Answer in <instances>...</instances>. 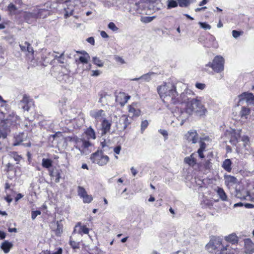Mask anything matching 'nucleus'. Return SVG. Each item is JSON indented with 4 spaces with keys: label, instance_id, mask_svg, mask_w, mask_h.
Returning a JSON list of instances; mask_svg holds the SVG:
<instances>
[{
    "label": "nucleus",
    "instance_id": "1",
    "mask_svg": "<svg viewBox=\"0 0 254 254\" xmlns=\"http://www.w3.org/2000/svg\"><path fill=\"white\" fill-rule=\"evenodd\" d=\"M157 91L164 102L176 104V97L178 95L176 87L171 82H165L157 88Z\"/></svg>",
    "mask_w": 254,
    "mask_h": 254
},
{
    "label": "nucleus",
    "instance_id": "2",
    "mask_svg": "<svg viewBox=\"0 0 254 254\" xmlns=\"http://www.w3.org/2000/svg\"><path fill=\"white\" fill-rule=\"evenodd\" d=\"M186 106L187 112L190 114H194L197 116L202 117L204 116L207 112L199 97L189 100L186 103Z\"/></svg>",
    "mask_w": 254,
    "mask_h": 254
},
{
    "label": "nucleus",
    "instance_id": "3",
    "mask_svg": "<svg viewBox=\"0 0 254 254\" xmlns=\"http://www.w3.org/2000/svg\"><path fill=\"white\" fill-rule=\"evenodd\" d=\"M49 14L48 10L37 6L33 8L31 12H24L23 17L27 22L30 23L39 18H44Z\"/></svg>",
    "mask_w": 254,
    "mask_h": 254
},
{
    "label": "nucleus",
    "instance_id": "4",
    "mask_svg": "<svg viewBox=\"0 0 254 254\" xmlns=\"http://www.w3.org/2000/svg\"><path fill=\"white\" fill-rule=\"evenodd\" d=\"M92 146L88 140L76 138L75 140L74 150L78 155H87L90 153L89 148Z\"/></svg>",
    "mask_w": 254,
    "mask_h": 254
},
{
    "label": "nucleus",
    "instance_id": "5",
    "mask_svg": "<svg viewBox=\"0 0 254 254\" xmlns=\"http://www.w3.org/2000/svg\"><path fill=\"white\" fill-rule=\"evenodd\" d=\"M64 9L65 11L64 17L65 18L72 15L75 10H77L80 7L84 6L81 0H68L65 2Z\"/></svg>",
    "mask_w": 254,
    "mask_h": 254
},
{
    "label": "nucleus",
    "instance_id": "6",
    "mask_svg": "<svg viewBox=\"0 0 254 254\" xmlns=\"http://www.w3.org/2000/svg\"><path fill=\"white\" fill-rule=\"evenodd\" d=\"M228 247V245H223L221 242L217 240L210 241L206 246L207 250L210 252L216 251V254H226L225 251L227 250Z\"/></svg>",
    "mask_w": 254,
    "mask_h": 254
},
{
    "label": "nucleus",
    "instance_id": "7",
    "mask_svg": "<svg viewBox=\"0 0 254 254\" xmlns=\"http://www.w3.org/2000/svg\"><path fill=\"white\" fill-rule=\"evenodd\" d=\"M90 159L91 161L100 166L106 165L109 161V158L107 155H104L102 151H97L92 154Z\"/></svg>",
    "mask_w": 254,
    "mask_h": 254
},
{
    "label": "nucleus",
    "instance_id": "8",
    "mask_svg": "<svg viewBox=\"0 0 254 254\" xmlns=\"http://www.w3.org/2000/svg\"><path fill=\"white\" fill-rule=\"evenodd\" d=\"M224 60L221 56H217L213 60L212 63L209 62L206 66L211 67L216 72H221L224 70Z\"/></svg>",
    "mask_w": 254,
    "mask_h": 254
},
{
    "label": "nucleus",
    "instance_id": "9",
    "mask_svg": "<svg viewBox=\"0 0 254 254\" xmlns=\"http://www.w3.org/2000/svg\"><path fill=\"white\" fill-rule=\"evenodd\" d=\"M132 119L130 117L126 115H122L119 119V123L117 124V128L120 130H124L131 123Z\"/></svg>",
    "mask_w": 254,
    "mask_h": 254
},
{
    "label": "nucleus",
    "instance_id": "10",
    "mask_svg": "<svg viewBox=\"0 0 254 254\" xmlns=\"http://www.w3.org/2000/svg\"><path fill=\"white\" fill-rule=\"evenodd\" d=\"M174 115L177 117V119L179 121H181L180 125L182 126L184 125L186 120L188 119L189 116L191 115V114H190L187 112V107H186L185 111L180 110L178 112H176L174 113Z\"/></svg>",
    "mask_w": 254,
    "mask_h": 254
},
{
    "label": "nucleus",
    "instance_id": "11",
    "mask_svg": "<svg viewBox=\"0 0 254 254\" xmlns=\"http://www.w3.org/2000/svg\"><path fill=\"white\" fill-rule=\"evenodd\" d=\"M185 137L189 142L195 144L198 140V134L196 130L191 129L187 132Z\"/></svg>",
    "mask_w": 254,
    "mask_h": 254
},
{
    "label": "nucleus",
    "instance_id": "12",
    "mask_svg": "<svg viewBox=\"0 0 254 254\" xmlns=\"http://www.w3.org/2000/svg\"><path fill=\"white\" fill-rule=\"evenodd\" d=\"M240 100H245L249 105L254 104V95L252 93L244 92L239 95Z\"/></svg>",
    "mask_w": 254,
    "mask_h": 254
},
{
    "label": "nucleus",
    "instance_id": "13",
    "mask_svg": "<svg viewBox=\"0 0 254 254\" xmlns=\"http://www.w3.org/2000/svg\"><path fill=\"white\" fill-rule=\"evenodd\" d=\"M90 116L94 118L97 122H100L105 119V112L103 110L92 111L90 112Z\"/></svg>",
    "mask_w": 254,
    "mask_h": 254
},
{
    "label": "nucleus",
    "instance_id": "14",
    "mask_svg": "<svg viewBox=\"0 0 254 254\" xmlns=\"http://www.w3.org/2000/svg\"><path fill=\"white\" fill-rule=\"evenodd\" d=\"M46 55H48V57L43 55L42 57L43 61L46 63H49L51 60L52 59H62L64 57V52L62 53L59 56H58L55 52H46Z\"/></svg>",
    "mask_w": 254,
    "mask_h": 254
},
{
    "label": "nucleus",
    "instance_id": "15",
    "mask_svg": "<svg viewBox=\"0 0 254 254\" xmlns=\"http://www.w3.org/2000/svg\"><path fill=\"white\" fill-rule=\"evenodd\" d=\"M89 229L86 227L85 226H82L81 223L79 222L75 225L73 230V233H77L82 235V234H88L89 233Z\"/></svg>",
    "mask_w": 254,
    "mask_h": 254
},
{
    "label": "nucleus",
    "instance_id": "16",
    "mask_svg": "<svg viewBox=\"0 0 254 254\" xmlns=\"http://www.w3.org/2000/svg\"><path fill=\"white\" fill-rule=\"evenodd\" d=\"M245 252L247 254H253L254 253V243L250 239L244 240Z\"/></svg>",
    "mask_w": 254,
    "mask_h": 254
},
{
    "label": "nucleus",
    "instance_id": "17",
    "mask_svg": "<svg viewBox=\"0 0 254 254\" xmlns=\"http://www.w3.org/2000/svg\"><path fill=\"white\" fill-rule=\"evenodd\" d=\"M129 98V96H127L124 93H120L116 96V101L121 106H124Z\"/></svg>",
    "mask_w": 254,
    "mask_h": 254
},
{
    "label": "nucleus",
    "instance_id": "18",
    "mask_svg": "<svg viewBox=\"0 0 254 254\" xmlns=\"http://www.w3.org/2000/svg\"><path fill=\"white\" fill-rule=\"evenodd\" d=\"M49 175L52 178H55L56 183H59L61 178V170L57 169H49Z\"/></svg>",
    "mask_w": 254,
    "mask_h": 254
},
{
    "label": "nucleus",
    "instance_id": "19",
    "mask_svg": "<svg viewBox=\"0 0 254 254\" xmlns=\"http://www.w3.org/2000/svg\"><path fill=\"white\" fill-rule=\"evenodd\" d=\"M111 125V122L106 119L103 120L102 123V135L110 131Z\"/></svg>",
    "mask_w": 254,
    "mask_h": 254
},
{
    "label": "nucleus",
    "instance_id": "20",
    "mask_svg": "<svg viewBox=\"0 0 254 254\" xmlns=\"http://www.w3.org/2000/svg\"><path fill=\"white\" fill-rule=\"evenodd\" d=\"M251 113V109L248 107L243 106L239 112V116L242 119H247Z\"/></svg>",
    "mask_w": 254,
    "mask_h": 254
},
{
    "label": "nucleus",
    "instance_id": "21",
    "mask_svg": "<svg viewBox=\"0 0 254 254\" xmlns=\"http://www.w3.org/2000/svg\"><path fill=\"white\" fill-rule=\"evenodd\" d=\"M194 155L195 154L192 153L190 156L185 158L184 162L190 166L193 167L196 164V160L194 157Z\"/></svg>",
    "mask_w": 254,
    "mask_h": 254
},
{
    "label": "nucleus",
    "instance_id": "22",
    "mask_svg": "<svg viewBox=\"0 0 254 254\" xmlns=\"http://www.w3.org/2000/svg\"><path fill=\"white\" fill-rule=\"evenodd\" d=\"M19 107H21L24 111H28L29 110V99L28 98L24 95L23 99L19 103Z\"/></svg>",
    "mask_w": 254,
    "mask_h": 254
},
{
    "label": "nucleus",
    "instance_id": "23",
    "mask_svg": "<svg viewBox=\"0 0 254 254\" xmlns=\"http://www.w3.org/2000/svg\"><path fill=\"white\" fill-rule=\"evenodd\" d=\"M21 50L24 52L33 54L34 50L29 43L25 42L24 45H20Z\"/></svg>",
    "mask_w": 254,
    "mask_h": 254
},
{
    "label": "nucleus",
    "instance_id": "24",
    "mask_svg": "<svg viewBox=\"0 0 254 254\" xmlns=\"http://www.w3.org/2000/svg\"><path fill=\"white\" fill-rule=\"evenodd\" d=\"M225 240L232 244H237L239 242V239L235 233H232L225 237Z\"/></svg>",
    "mask_w": 254,
    "mask_h": 254
},
{
    "label": "nucleus",
    "instance_id": "25",
    "mask_svg": "<svg viewBox=\"0 0 254 254\" xmlns=\"http://www.w3.org/2000/svg\"><path fill=\"white\" fill-rule=\"evenodd\" d=\"M232 161L230 159H225L222 163V168L228 172H230L232 170Z\"/></svg>",
    "mask_w": 254,
    "mask_h": 254
},
{
    "label": "nucleus",
    "instance_id": "26",
    "mask_svg": "<svg viewBox=\"0 0 254 254\" xmlns=\"http://www.w3.org/2000/svg\"><path fill=\"white\" fill-rule=\"evenodd\" d=\"M84 133L88 139H95L96 138L95 132L91 127L87 128Z\"/></svg>",
    "mask_w": 254,
    "mask_h": 254
},
{
    "label": "nucleus",
    "instance_id": "27",
    "mask_svg": "<svg viewBox=\"0 0 254 254\" xmlns=\"http://www.w3.org/2000/svg\"><path fill=\"white\" fill-rule=\"evenodd\" d=\"M12 247V244L11 243L5 241L1 244V248L5 253H7L9 252Z\"/></svg>",
    "mask_w": 254,
    "mask_h": 254
},
{
    "label": "nucleus",
    "instance_id": "28",
    "mask_svg": "<svg viewBox=\"0 0 254 254\" xmlns=\"http://www.w3.org/2000/svg\"><path fill=\"white\" fill-rule=\"evenodd\" d=\"M128 109L129 115H131L132 117H138L140 115V111L138 109H136L131 105L129 106Z\"/></svg>",
    "mask_w": 254,
    "mask_h": 254
},
{
    "label": "nucleus",
    "instance_id": "29",
    "mask_svg": "<svg viewBox=\"0 0 254 254\" xmlns=\"http://www.w3.org/2000/svg\"><path fill=\"white\" fill-rule=\"evenodd\" d=\"M176 100L177 101V102L176 104H178L186 102H187L189 100H190V99L188 98L187 93L183 92L180 95V98H176Z\"/></svg>",
    "mask_w": 254,
    "mask_h": 254
},
{
    "label": "nucleus",
    "instance_id": "30",
    "mask_svg": "<svg viewBox=\"0 0 254 254\" xmlns=\"http://www.w3.org/2000/svg\"><path fill=\"white\" fill-rule=\"evenodd\" d=\"M181 7H187L191 3L196 1V0H177Z\"/></svg>",
    "mask_w": 254,
    "mask_h": 254
},
{
    "label": "nucleus",
    "instance_id": "31",
    "mask_svg": "<svg viewBox=\"0 0 254 254\" xmlns=\"http://www.w3.org/2000/svg\"><path fill=\"white\" fill-rule=\"evenodd\" d=\"M224 179L225 183L227 185L235 184L236 183L237 179L231 175H225Z\"/></svg>",
    "mask_w": 254,
    "mask_h": 254
},
{
    "label": "nucleus",
    "instance_id": "32",
    "mask_svg": "<svg viewBox=\"0 0 254 254\" xmlns=\"http://www.w3.org/2000/svg\"><path fill=\"white\" fill-rule=\"evenodd\" d=\"M18 8L13 2H10L8 6L7 10L10 14H15Z\"/></svg>",
    "mask_w": 254,
    "mask_h": 254
},
{
    "label": "nucleus",
    "instance_id": "33",
    "mask_svg": "<svg viewBox=\"0 0 254 254\" xmlns=\"http://www.w3.org/2000/svg\"><path fill=\"white\" fill-rule=\"evenodd\" d=\"M217 193L222 200L227 201L228 199L227 195L223 189L218 188L217 190Z\"/></svg>",
    "mask_w": 254,
    "mask_h": 254
},
{
    "label": "nucleus",
    "instance_id": "34",
    "mask_svg": "<svg viewBox=\"0 0 254 254\" xmlns=\"http://www.w3.org/2000/svg\"><path fill=\"white\" fill-rule=\"evenodd\" d=\"M53 161L49 159L43 158L42 161V166L45 168L49 169L52 166Z\"/></svg>",
    "mask_w": 254,
    "mask_h": 254
},
{
    "label": "nucleus",
    "instance_id": "35",
    "mask_svg": "<svg viewBox=\"0 0 254 254\" xmlns=\"http://www.w3.org/2000/svg\"><path fill=\"white\" fill-rule=\"evenodd\" d=\"M25 137L24 133L19 134L15 137V142L14 143V146H17L23 141L24 138Z\"/></svg>",
    "mask_w": 254,
    "mask_h": 254
},
{
    "label": "nucleus",
    "instance_id": "36",
    "mask_svg": "<svg viewBox=\"0 0 254 254\" xmlns=\"http://www.w3.org/2000/svg\"><path fill=\"white\" fill-rule=\"evenodd\" d=\"M178 2L177 0H171L168 1L167 8L171 9L172 8L176 7L178 5Z\"/></svg>",
    "mask_w": 254,
    "mask_h": 254
},
{
    "label": "nucleus",
    "instance_id": "37",
    "mask_svg": "<svg viewBox=\"0 0 254 254\" xmlns=\"http://www.w3.org/2000/svg\"><path fill=\"white\" fill-rule=\"evenodd\" d=\"M63 232V226L60 224V222H57V228L55 230V233L57 236H60Z\"/></svg>",
    "mask_w": 254,
    "mask_h": 254
},
{
    "label": "nucleus",
    "instance_id": "38",
    "mask_svg": "<svg viewBox=\"0 0 254 254\" xmlns=\"http://www.w3.org/2000/svg\"><path fill=\"white\" fill-rule=\"evenodd\" d=\"M152 74H154L153 72L147 73L141 76L140 78L146 82H149L151 80V75Z\"/></svg>",
    "mask_w": 254,
    "mask_h": 254
},
{
    "label": "nucleus",
    "instance_id": "39",
    "mask_svg": "<svg viewBox=\"0 0 254 254\" xmlns=\"http://www.w3.org/2000/svg\"><path fill=\"white\" fill-rule=\"evenodd\" d=\"M93 62L95 64L98 65L99 67H102L103 66V62H102L101 60H100L99 59V58H98L97 57H93Z\"/></svg>",
    "mask_w": 254,
    "mask_h": 254
},
{
    "label": "nucleus",
    "instance_id": "40",
    "mask_svg": "<svg viewBox=\"0 0 254 254\" xmlns=\"http://www.w3.org/2000/svg\"><path fill=\"white\" fill-rule=\"evenodd\" d=\"M108 27L114 32H117L119 30V28L116 26L115 24L112 22L108 24Z\"/></svg>",
    "mask_w": 254,
    "mask_h": 254
},
{
    "label": "nucleus",
    "instance_id": "41",
    "mask_svg": "<svg viewBox=\"0 0 254 254\" xmlns=\"http://www.w3.org/2000/svg\"><path fill=\"white\" fill-rule=\"evenodd\" d=\"M142 233V230L140 228H137L133 230V235L135 237H139Z\"/></svg>",
    "mask_w": 254,
    "mask_h": 254
},
{
    "label": "nucleus",
    "instance_id": "42",
    "mask_svg": "<svg viewBox=\"0 0 254 254\" xmlns=\"http://www.w3.org/2000/svg\"><path fill=\"white\" fill-rule=\"evenodd\" d=\"M201 28L205 30H209L211 29V26L206 22H199L198 23Z\"/></svg>",
    "mask_w": 254,
    "mask_h": 254
},
{
    "label": "nucleus",
    "instance_id": "43",
    "mask_svg": "<svg viewBox=\"0 0 254 254\" xmlns=\"http://www.w3.org/2000/svg\"><path fill=\"white\" fill-rule=\"evenodd\" d=\"M243 34V31H238L235 30L232 31V36L234 38H238L240 36Z\"/></svg>",
    "mask_w": 254,
    "mask_h": 254
},
{
    "label": "nucleus",
    "instance_id": "44",
    "mask_svg": "<svg viewBox=\"0 0 254 254\" xmlns=\"http://www.w3.org/2000/svg\"><path fill=\"white\" fill-rule=\"evenodd\" d=\"M18 119V117L17 116H13L11 118L10 117L7 119H6L7 124L10 123V122H11L10 124L11 125H14V122L15 123H16V120Z\"/></svg>",
    "mask_w": 254,
    "mask_h": 254
},
{
    "label": "nucleus",
    "instance_id": "45",
    "mask_svg": "<svg viewBox=\"0 0 254 254\" xmlns=\"http://www.w3.org/2000/svg\"><path fill=\"white\" fill-rule=\"evenodd\" d=\"M148 123L147 120L143 121L141 124V131L142 133L145 128L147 127Z\"/></svg>",
    "mask_w": 254,
    "mask_h": 254
},
{
    "label": "nucleus",
    "instance_id": "46",
    "mask_svg": "<svg viewBox=\"0 0 254 254\" xmlns=\"http://www.w3.org/2000/svg\"><path fill=\"white\" fill-rule=\"evenodd\" d=\"M93 200L92 195L87 194L83 198L84 203H90Z\"/></svg>",
    "mask_w": 254,
    "mask_h": 254
},
{
    "label": "nucleus",
    "instance_id": "47",
    "mask_svg": "<svg viewBox=\"0 0 254 254\" xmlns=\"http://www.w3.org/2000/svg\"><path fill=\"white\" fill-rule=\"evenodd\" d=\"M90 58H88L87 57V56H84V57H80L79 58V60L80 61V62L81 63H83V64H87L88 62V59H89Z\"/></svg>",
    "mask_w": 254,
    "mask_h": 254
},
{
    "label": "nucleus",
    "instance_id": "48",
    "mask_svg": "<svg viewBox=\"0 0 254 254\" xmlns=\"http://www.w3.org/2000/svg\"><path fill=\"white\" fill-rule=\"evenodd\" d=\"M40 214H41V211L39 210L33 211H32L31 218L33 220H34L38 215H40Z\"/></svg>",
    "mask_w": 254,
    "mask_h": 254
},
{
    "label": "nucleus",
    "instance_id": "49",
    "mask_svg": "<svg viewBox=\"0 0 254 254\" xmlns=\"http://www.w3.org/2000/svg\"><path fill=\"white\" fill-rule=\"evenodd\" d=\"M86 191L82 187H78V195L80 196V197L83 195V194L85 193V192H86Z\"/></svg>",
    "mask_w": 254,
    "mask_h": 254
},
{
    "label": "nucleus",
    "instance_id": "50",
    "mask_svg": "<svg viewBox=\"0 0 254 254\" xmlns=\"http://www.w3.org/2000/svg\"><path fill=\"white\" fill-rule=\"evenodd\" d=\"M70 245L71 246L72 248L74 249L78 248L79 244L75 242L74 241H70Z\"/></svg>",
    "mask_w": 254,
    "mask_h": 254
},
{
    "label": "nucleus",
    "instance_id": "51",
    "mask_svg": "<svg viewBox=\"0 0 254 254\" xmlns=\"http://www.w3.org/2000/svg\"><path fill=\"white\" fill-rule=\"evenodd\" d=\"M7 134L5 130H2L0 129V138L2 137L3 138H5L6 137Z\"/></svg>",
    "mask_w": 254,
    "mask_h": 254
},
{
    "label": "nucleus",
    "instance_id": "52",
    "mask_svg": "<svg viewBox=\"0 0 254 254\" xmlns=\"http://www.w3.org/2000/svg\"><path fill=\"white\" fill-rule=\"evenodd\" d=\"M195 86L197 88L202 90L205 88V85L203 83H196Z\"/></svg>",
    "mask_w": 254,
    "mask_h": 254
},
{
    "label": "nucleus",
    "instance_id": "53",
    "mask_svg": "<svg viewBox=\"0 0 254 254\" xmlns=\"http://www.w3.org/2000/svg\"><path fill=\"white\" fill-rule=\"evenodd\" d=\"M121 150V146L120 145L117 146L114 148V151L115 152V153L116 154H119L120 153Z\"/></svg>",
    "mask_w": 254,
    "mask_h": 254
},
{
    "label": "nucleus",
    "instance_id": "54",
    "mask_svg": "<svg viewBox=\"0 0 254 254\" xmlns=\"http://www.w3.org/2000/svg\"><path fill=\"white\" fill-rule=\"evenodd\" d=\"M205 147H206V144L205 143V142L200 141V147L198 149L202 150L204 151Z\"/></svg>",
    "mask_w": 254,
    "mask_h": 254
},
{
    "label": "nucleus",
    "instance_id": "55",
    "mask_svg": "<svg viewBox=\"0 0 254 254\" xmlns=\"http://www.w3.org/2000/svg\"><path fill=\"white\" fill-rule=\"evenodd\" d=\"M92 75L94 76H98L101 73L100 71L99 70H92Z\"/></svg>",
    "mask_w": 254,
    "mask_h": 254
},
{
    "label": "nucleus",
    "instance_id": "56",
    "mask_svg": "<svg viewBox=\"0 0 254 254\" xmlns=\"http://www.w3.org/2000/svg\"><path fill=\"white\" fill-rule=\"evenodd\" d=\"M100 35L103 38H108L109 37L108 35L104 31H101Z\"/></svg>",
    "mask_w": 254,
    "mask_h": 254
},
{
    "label": "nucleus",
    "instance_id": "57",
    "mask_svg": "<svg viewBox=\"0 0 254 254\" xmlns=\"http://www.w3.org/2000/svg\"><path fill=\"white\" fill-rule=\"evenodd\" d=\"M87 41L90 43L91 44H92V45H94V39L93 37H89L88 38H87Z\"/></svg>",
    "mask_w": 254,
    "mask_h": 254
},
{
    "label": "nucleus",
    "instance_id": "58",
    "mask_svg": "<svg viewBox=\"0 0 254 254\" xmlns=\"http://www.w3.org/2000/svg\"><path fill=\"white\" fill-rule=\"evenodd\" d=\"M13 157L15 161H20V159L21 158L20 156L16 154V153H13Z\"/></svg>",
    "mask_w": 254,
    "mask_h": 254
},
{
    "label": "nucleus",
    "instance_id": "59",
    "mask_svg": "<svg viewBox=\"0 0 254 254\" xmlns=\"http://www.w3.org/2000/svg\"><path fill=\"white\" fill-rule=\"evenodd\" d=\"M116 4V2H115L113 1L111 2H109V1H107V2H105L104 5L105 6H111V5H114Z\"/></svg>",
    "mask_w": 254,
    "mask_h": 254
},
{
    "label": "nucleus",
    "instance_id": "60",
    "mask_svg": "<svg viewBox=\"0 0 254 254\" xmlns=\"http://www.w3.org/2000/svg\"><path fill=\"white\" fill-rule=\"evenodd\" d=\"M13 1L14 4H15L16 6V5H20L22 3V0H12V2H13Z\"/></svg>",
    "mask_w": 254,
    "mask_h": 254
},
{
    "label": "nucleus",
    "instance_id": "61",
    "mask_svg": "<svg viewBox=\"0 0 254 254\" xmlns=\"http://www.w3.org/2000/svg\"><path fill=\"white\" fill-rule=\"evenodd\" d=\"M63 249L61 248H58L56 252H53L52 254H62Z\"/></svg>",
    "mask_w": 254,
    "mask_h": 254
},
{
    "label": "nucleus",
    "instance_id": "62",
    "mask_svg": "<svg viewBox=\"0 0 254 254\" xmlns=\"http://www.w3.org/2000/svg\"><path fill=\"white\" fill-rule=\"evenodd\" d=\"M153 19V17H146L144 18V22H151Z\"/></svg>",
    "mask_w": 254,
    "mask_h": 254
},
{
    "label": "nucleus",
    "instance_id": "63",
    "mask_svg": "<svg viewBox=\"0 0 254 254\" xmlns=\"http://www.w3.org/2000/svg\"><path fill=\"white\" fill-rule=\"evenodd\" d=\"M203 152V150H200V149H198V150H197V153L198 154V155H199V157L201 158H203L204 157Z\"/></svg>",
    "mask_w": 254,
    "mask_h": 254
},
{
    "label": "nucleus",
    "instance_id": "64",
    "mask_svg": "<svg viewBox=\"0 0 254 254\" xmlns=\"http://www.w3.org/2000/svg\"><path fill=\"white\" fill-rule=\"evenodd\" d=\"M159 131L164 136H167L168 135V132L166 130L160 129Z\"/></svg>",
    "mask_w": 254,
    "mask_h": 254
}]
</instances>
